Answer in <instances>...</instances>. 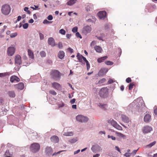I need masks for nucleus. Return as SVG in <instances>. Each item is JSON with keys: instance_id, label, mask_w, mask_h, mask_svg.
Returning <instances> with one entry per match:
<instances>
[{"instance_id": "nucleus-12", "label": "nucleus", "mask_w": 157, "mask_h": 157, "mask_svg": "<svg viewBox=\"0 0 157 157\" xmlns=\"http://www.w3.org/2000/svg\"><path fill=\"white\" fill-rule=\"evenodd\" d=\"M97 105L100 108L103 110H105L108 107L107 104L106 103L99 102L97 103Z\"/></svg>"}, {"instance_id": "nucleus-26", "label": "nucleus", "mask_w": 157, "mask_h": 157, "mask_svg": "<svg viewBox=\"0 0 157 157\" xmlns=\"http://www.w3.org/2000/svg\"><path fill=\"white\" fill-rule=\"evenodd\" d=\"M65 56L64 52L63 51H60L58 53V57L60 59H62Z\"/></svg>"}, {"instance_id": "nucleus-3", "label": "nucleus", "mask_w": 157, "mask_h": 157, "mask_svg": "<svg viewBox=\"0 0 157 157\" xmlns=\"http://www.w3.org/2000/svg\"><path fill=\"white\" fill-rule=\"evenodd\" d=\"M2 13L4 15H7L9 14L10 11V7L7 4L3 5L1 8Z\"/></svg>"}, {"instance_id": "nucleus-57", "label": "nucleus", "mask_w": 157, "mask_h": 157, "mask_svg": "<svg viewBox=\"0 0 157 157\" xmlns=\"http://www.w3.org/2000/svg\"><path fill=\"white\" fill-rule=\"evenodd\" d=\"M10 155L9 151L8 150H7L5 154V157L6 156Z\"/></svg>"}, {"instance_id": "nucleus-39", "label": "nucleus", "mask_w": 157, "mask_h": 157, "mask_svg": "<svg viewBox=\"0 0 157 157\" xmlns=\"http://www.w3.org/2000/svg\"><path fill=\"white\" fill-rule=\"evenodd\" d=\"M105 63L108 65H112L113 64V62L110 61H107L105 62Z\"/></svg>"}, {"instance_id": "nucleus-62", "label": "nucleus", "mask_w": 157, "mask_h": 157, "mask_svg": "<svg viewBox=\"0 0 157 157\" xmlns=\"http://www.w3.org/2000/svg\"><path fill=\"white\" fill-rule=\"evenodd\" d=\"M67 50L71 53L73 52V49L71 48H69L67 49Z\"/></svg>"}, {"instance_id": "nucleus-63", "label": "nucleus", "mask_w": 157, "mask_h": 157, "mask_svg": "<svg viewBox=\"0 0 157 157\" xmlns=\"http://www.w3.org/2000/svg\"><path fill=\"white\" fill-rule=\"evenodd\" d=\"M47 62L48 63L50 64H51L52 63V61L49 59H47Z\"/></svg>"}, {"instance_id": "nucleus-31", "label": "nucleus", "mask_w": 157, "mask_h": 157, "mask_svg": "<svg viewBox=\"0 0 157 157\" xmlns=\"http://www.w3.org/2000/svg\"><path fill=\"white\" fill-rule=\"evenodd\" d=\"M28 52L29 58L32 59H33L34 58V55L33 53L30 49L28 50Z\"/></svg>"}, {"instance_id": "nucleus-61", "label": "nucleus", "mask_w": 157, "mask_h": 157, "mask_svg": "<svg viewBox=\"0 0 157 157\" xmlns=\"http://www.w3.org/2000/svg\"><path fill=\"white\" fill-rule=\"evenodd\" d=\"M126 81L127 83H129L131 81V79L130 78H126Z\"/></svg>"}, {"instance_id": "nucleus-2", "label": "nucleus", "mask_w": 157, "mask_h": 157, "mask_svg": "<svg viewBox=\"0 0 157 157\" xmlns=\"http://www.w3.org/2000/svg\"><path fill=\"white\" fill-rule=\"evenodd\" d=\"M100 97L103 98H106L109 96V89L107 87L101 88L99 92Z\"/></svg>"}, {"instance_id": "nucleus-33", "label": "nucleus", "mask_w": 157, "mask_h": 157, "mask_svg": "<svg viewBox=\"0 0 157 157\" xmlns=\"http://www.w3.org/2000/svg\"><path fill=\"white\" fill-rule=\"evenodd\" d=\"M78 140L77 137H75L69 140L68 142L71 144H74Z\"/></svg>"}, {"instance_id": "nucleus-24", "label": "nucleus", "mask_w": 157, "mask_h": 157, "mask_svg": "<svg viewBox=\"0 0 157 157\" xmlns=\"http://www.w3.org/2000/svg\"><path fill=\"white\" fill-rule=\"evenodd\" d=\"M93 7L91 4H87L85 7V9L86 11L87 12L92 10L93 9Z\"/></svg>"}, {"instance_id": "nucleus-35", "label": "nucleus", "mask_w": 157, "mask_h": 157, "mask_svg": "<svg viewBox=\"0 0 157 157\" xmlns=\"http://www.w3.org/2000/svg\"><path fill=\"white\" fill-rule=\"evenodd\" d=\"M92 18L93 19H89L87 20L86 21L88 22H92L94 23L96 21L95 18L94 17H92Z\"/></svg>"}, {"instance_id": "nucleus-7", "label": "nucleus", "mask_w": 157, "mask_h": 157, "mask_svg": "<svg viewBox=\"0 0 157 157\" xmlns=\"http://www.w3.org/2000/svg\"><path fill=\"white\" fill-rule=\"evenodd\" d=\"M91 150L94 153L101 152L102 150V148L98 144L92 145Z\"/></svg>"}, {"instance_id": "nucleus-1", "label": "nucleus", "mask_w": 157, "mask_h": 157, "mask_svg": "<svg viewBox=\"0 0 157 157\" xmlns=\"http://www.w3.org/2000/svg\"><path fill=\"white\" fill-rule=\"evenodd\" d=\"M127 108L129 110L135 109L137 111H142L145 108L144 101L141 98H139L130 104Z\"/></svg>"}, {"instance_id": "nucleus-14", "label": "nucleus", "mask_w": 157, "mask_h": 157, "mask_svg": "<svg viewBox=\"0 0 157 157\" xmlns=\"http://www.w3.org/2000/svg\"><path fill=\"white\" fill-rule=\"evenodd\" d=\"M108 69L107 68H102L99 71L98 75L99 76H102L108 72Z\"/></svg>"}, {"instance_id": "nucleus-40", "label": "nucleus", "mask_w": 157, "mask_h": 157, "mask_svg": "<svg viewBox=\"0 0 157 157\" xmlns=\"http://www.w3.org/2000/svg\"><path fill=\"white\" fill-rule=\"evenodd\" d=\"M59 33L65 35L66 33V31L63 29H62L59 30Z\"/></svg>"}, {"instance_id": "nucleus-58", "label": "nucleus", "mask_w": 157, "mask_h": 157, "mask_svg": "<svg viewBox=\"0 0 157 157\" xmlns=\"http://www.w3.org/2000/svg\"><path fill=\"white\" fill-rule=\"evenodd\" d=\"M113 82V79L111 78H109L108 81V84H111Z\"/></svg>"}, {"instance_id": "nucleus-23", "label": "nucleus", "mask_w": 157, "mask_h": 157, "mask_svg": "<svg viewBox=\"0 0 157 157\" xmlns=\"http://www.w3.org/2000/svg\"><path fill=\"white\" fill-rule=\"evenodd\" d=\"M151 116L149 114H147L144 117V121L145 122H149L151 121Z\"/></svg>"}, {"instance_id": "nucleus-50", "label": "nucleus", "mask_w": 157, "mask_h": 157, "mask_svg": "<svg viewBox=\"0 0 157 157\" xmlns=\"http://www.w3.org/2000/svg\"><path fill=\"white\" fill-rule=\"evenodd\" d=\"M52 21H48L47 20L45 19L44 20L43 23L44 24H49V23L52 22Z\"/></svg>"}, {"instance_id": "nucleus-45", "label": "nucleus", "mask_w": 157, "mask_h": 157, "mask_svg": "<svg viewBox=\"0 0 157 157\" xmlns=\"http://www.w3.org/2000/svg\"><path fill=\"white\" fill-rule=\"evenodd\" d=\"M49 92L50 94L53 95H56V92L53 90H51Z\"/></svg>"}, {"instance_id": "nucleus-46", "label": "nucleus", "mask_w": 157, "mask_h": 157, "mask_svg": "<svg viewBox=\"0 0 157 157\" xmlns=\"http://www.w3.org/2000/svg\"><path fill=\"white\" fill-rule=\"evenodd\" d=\"M78 30V27H74L72 30V31L73 32L75 33Z\"/></svg>"}, {"instance_id": "nucleus-19", "label": "nucleus", "mask_w": 157, "mask_h": 157, "mask_svg": "<svg viewBox=\"0 0 157 157\" xmlns=\"http://www.w3.org/2000/svg\"><path fill=\"white\" fill-rule=\"evenodd\" d=\"M15 88L19 89L22 90L24 88V85L23 83L20 82L18 84L14 85Z\"/></svg>"}, {"instance_id": "nucleus-32", "label": "nucleus", "mask_w": 157, "mask_h": 157, "mask_svg": "<svg viewBox=\"0 0 157 157\" xmlns=\"http://www.w3.org/2000/svg\"><path fill=\"white\" fill-rule=\"evenodd\" d=\"M77 59H78L79 62L82 63V57L83 56L81 55L79 53H77L76 56Z\"/></svg>"}, {"instance_id": "nucleus-25", "label": "nucleus", "mask_w": 157, "mask_h": 157, "mask_svg": "<svg viewBox=\"0 0 157 157\" xmlns=\"http://www.w3.org/2000/svg\"><path fill=\"white\" fill-rule=\"evenodd\" d=\"M94 49L98 53H101L102 51V48L99 46H95L94 47Z\"/></svg>"}, {"instance_id": "nucleus-52", "label": "nucleus", "mask_w": 157, "mask_h": 157, "mask_svg": "<svg viewBox=\"0 0 157 157\" xmlns=\"http://www.w3.org/2000/svg\"><path fill=\"white\" fill-rule=\"evenodd\" d=\"M64 104L63 102H61L59 104L58 107L59 108L62 107L64 106Z\"/></svg>"}, {"instance_id": "nucleus-54", "label": "nucleus", "mask_w": 157, "mask_h": 157, "mask_svg": "<svg viewBox=\"0 0 157 157\" xmlns=\"http://www.w3.org/2000/svg\"><path fill=\"white\" fill-rule=\"evenodd\" d=\"M131 153H130L127 152L125 153L124 155L125 156V157H130V156L131 155Z\"/></svg>"}, {"instance_id": "nucleus-16", "label": "nucleus", "mask_w": 157, "mask_h": 157, "mask_svg": "<svg viewBox=\"0 0 157 157\" xmlns=\"http://www.w3.org/2000/svg\"><path fill=\"white\" fill-rule=\"evenodd\" d=\"M45 152L46 155L49 156L51 155L53 152V150L50 147H47L45 149Z\"/></svg>"}, {"instance_id": "nucleus-56", "label": "nucleus", "mask_w": 157, "mask_h": 157, "mask_svg": "<svg viewBox=\"0 0 157 157\" xmlns=\"http://www.w3.org/2000/svg\"><path fill=\"white\" fill-rule=\"evenodd\" d=\"M133 85V84L132 83L130 84L129 85V90H131L132 89Z\"/></svg>"}, {"instance_id": "nucleus-49", "label": "nucleus", "mask_w": 157, "mask_h": 157, "mask_svg": "<svg viewBox=\"0 0 157 157\" xmlns=\"http://www.w3.org/2000/svg\"><path fill=\"white\" fill-rule=\"evenodd\" d=\"M108 138H111L113 140H116V138L113 136L108 135Z\"/></svg>"}, {"instance_id": "nucleus-55", "label": "nucleus", "mask_w": 157, "mask_h": 157, "mask_svg": "<svg viewBox=\"0 0 157 157\" xmlns=\"http://www.w3.org/2000/svg\"><path fill=\"white\" fill-rule=\"evenodd\" d=\"M47 18L49 20L51 21L53 19V17L52 15H49L47 17Z\"/></svg>"}, {"instance_id": "nucleus-34", "label": "nucleus", "mask_w": 157, "mask_h": 157, "mask_svg": "<svg viewBox=\"0 0 157 157\" xmlns=\"http://www.w3.org/2000/svg\"><path fill=\"white\" fill-rule=\"evenodd\" d=\"M73 135V132H65L63 134V135L66 136H71Z\"/></svg>"}, {"instance_id": "nucleus-44", "label": "nucleus", "mask_w": 157, "mask_h": 157, "mask_svg": "<svg viewBox=\"0 0 157 157\" xmlns=\"http://www.w3.org/2000/svg\"><path fill=\"white\" fill-rule=\"evenodd\" d=\"M29 8L27 7H25L24 8V10L27 12V13L29 14H30L31 13V12L28 10Z\"/></svg>"}, {"instance_id": "nucleus-9", "label": "nucleus", "mask_w": 157, "mask_h": 157, "mask_svg": "<svg viewBox=\"0 0 157 157\" xmlns=\"http://www.w3.org/2000/svg\"><path fill=\"white\" fill-rule=\"evenodd\" d=\"M91 25L84 26L82 29V32L85 35H86L91 31Z\"/></svg>"}, {"instance_id": "nucleus-22", "label": "nucleus", "mask_w": 157, "mask_h": 157, "mask_svg": "<svg viewBox=\"0 0 157 157\" xmlns=\"http://www.w3.org/2000/svg\"><path fill=\"white\" fill-rule=\"evenodd\" d=\"M122 121L125 123H128L129 121V118L125 115H122L121 116Z\"/></svg>"}, {"instance_id": "nucleus-17", "label": "nucleus", "mask_w": 157, "mask_h": 157, "mask_svg": "<svg viewBox=\"0 0 157 157\" xmlns=\"http://www.w3.org/2000/svg\"><path fill=\"white\" fill-rule=\"evenodd\" d=\"M53 88L58 90H60L61 89V86L60 84L57 82H55L52 84Z\"/></svg>"}, {"instance_id": "nucleus-11", "label": "nucleus", "mask_w": 157, "mask_h": 157, "mask_svg": "<svg viewBox=\"0 0 157 157\" xmlns=\"http://www.w3.org/2000/svg\"><path fill=\"white\" fill-rule=\"evenodd\" d=\"M152 130L151 127L149 126H145L143 128L142 131L144 134H146L150 132Z\"/></svg>"}, {"instance_id": "nucleus-60", "label": "nucleus", "mask_w": 157, "mask_h": 157, "mask_svg": "<svg viewBox=\"0 0 157 157\" xmlns=\"http://www.w3.org/2000/svg\"><path fill=\"white\" fill-rule=\"evenodd\" d=\"M138 149H137V150H133L132 152L131 153V154L132 155H135L136 154L137 151H138Z\"/></svg>"}, {"instance_id": "nucleus-43", "label": "nucleus", "mask_w": 157, "mask_h": 157, "mask_svg": "<svg viewBox=\"0 0 157 157\" xmlns=\"http://www.w3.org/2000/svg\"><path fill=\"white\" fill-rule=\"evenodd\" d=\"M17 34V33H13L10 34V36L11 38H13L16 36Z\"/></svg>"}, {"instance_id": "nucleus-13", "label": "nucleus", "mask_w": 157, "mask_h": 157, "mask_svg": "<svg viewBox=\"0 0 157 157\" xmlns=\"http://www.w3.org/2000/svg\"><path fill=\"white\" fill-rule=\"evenodd\" d=\"M98 15L100 19H104L106 17V13L105 11H100L98 13Z\"/></svg>"}, {"instance_id": "nucleus-59", "label": "nucleus", "mask_w": 157, "mask_h": 157, "mask_svg": "<svg viewBox=\"0 0 157 157\" xmlns=\"http://www.w3.org/2000/svg\"><path fill=\"white\" fill-rule=\"evenodd\" d=\"M32 60L30 62H29V63H23V65L24 66H29L30 64L31 63H32Z\"/></svg>"}, {"instance_id": "nucleus-6", "label": "nucleus", "mask_w": 157, "mask_h": 157, "mask_svg": "<svg viewBox=\"0 0 157 157\" xmlns=\"http://www.w3.org/2000/svg\"><path fill=\"white\" fill-rule=\"evenodd\" d=\"M40 147V145L39 144L34 143L31 145L30 147V149L32 152L35 153L39 150Z\"/></svg>"}, {"instance_id": "nucleus-18", "label": "nucleus", "mask_w": 157, "mask_h": 157, "mask_svg": "<svg viewBox=\"0 0 157 157\" xmlns=\"http://www.w3.org/2000/svg\"><path fill=\"white\" fill-rule=\"evenodd\" d=\"M48 44L52 47L55 45V43L54 39L52 37H50L48 38Z\"/></svg>"}, {"instance_id": "nucleus-37", "label": "nucleus", "mask_w": 157, "mask_h": 157, "mask_svg": "<svg viewBox=\"0 0 157 157\" xmlns=\"http://www.w3.org/2000/svg\"><path fill=\"white\" fill-rule=\"evenodd\" d=\"M111 27V24L110 23L105 24V30H108Z\"/></svg>"}, {"instance_id": "nucleus-48", "label": "nucleus", "mask_w": 157, "mask_h": 157, "mask_svg": "<svg viewBox=\"0 0 157 157\" xmlns=\"http://www.w3.org/2000/svg\"><path fill=\"white\" fill-rule=\"evenodd\" d=\"M75 35L78 38L79 37L80 39H82V37L81 36V35L78 32H77L75 34Z\"/></svg>"}, {"instance_id": "nucleus-41", "label": "nucleus", "mask_w": 157, "mask_h": 157, "mask_svg": "<svg viewBox=\"0 0 157 157\" xmlns=\"http://www.w3.org/2000/svg\"><path fill=\"white\" fill-rule=\"evenodd\" d=\"M106 81L105 78H103L100 80L99 81L98 83L99 84H101L104 83Z\"/></svg>"}, {"instance_id": "nucleus-53", "label": "nucleus", "mask_w": 157, "mask_h": 157, "mask_svg": "<svg viewBox=\"0 0 157 157\" xmlns=\"http://www.w3.org/2000/svg\"><path fill=\"white\" fill-rule=\"evenodd\" d=\"M96 37L99 40H102V41H104L103 39V36H96Z\"/></svg>"}, {"instance_id": "nucleus-8", "label": "nucleus", "mask_w": 157, "mask_h": 157, "mask_svg": "<svg viewBox=\"0 0 157 157\" xmlns=\"http://www.w3.org/2000/svg\"><path fill=\"white\" fill-rule=\"evenodd\" d=\"M108 122L111 124L114 128L119 130L122 129V128L121 126L118 124L117 122L113 119H111L108 120Z\"/></svg>"}, {"instance_id": "nucleus-47", "label": "nucleus", "mask_w": 157, "mask_h": 157, "mask_svg": "<svg viewBox=\"0 0 157 157\" xmlns=\"http://www.w3.org/2000/svg\"><path fill=\"white\" fill-rule=\"evenodd\" d=\"M28 25L29 24L28 23H25L23 24V27L24 29H26L28 28Z\"/></svg>"}, {"instance_id": "nucleus-38", "label": "nucleus", "mask_w": 157, "mask_h": 157, "mask_svg": "<svg viewBox=\"0 0 157 157\" xmlns=\"http://www.w3.org/2000/svg\"><path fill=\"white\" fill-rule=\"evenodd\" d=\"M40 54L41 56L42 57H45L46 56V54L45 52L44 51H41Z\"/></svg>"}, {"instance_id": "nucleus-27", "label": "nucleus", "mask_w": 157, "mask_h": 157, "mask_svg": "<svg viewBox=\"0 0 157 157\" xmlns=\"http://www.w3.org/2000/svg\"><path fill=\"white\" fill-rule=\"evenodd\" d=\"M115 134L117 136L120 138L123 139H125L126 138V136L121 133L116 132Z\"/></svg>"}, {"instance_id": "nucleus-29", "label": "nucleus", "mask_w": 157, "mask_h": 157, "mask_svg": "<svg viewBox=\"0 0 157 157\" xmlns=\"http://www.w3.org/2000/svg\"><path fill=\"white\" fill-rule=\"evenodd\" d=\"M107 56L101 57L98 59L97 61L99 63H101L103 62L105 60L107 59Z\"/></svg>"}, {"instance_id": "nucleus-51", "label": "nucleus", "mask_w": 157, "mask_h": 157, "mask_svg": "<svg viewBox=\"0 0 157 157\" xmlns=\"http://www.w3.org/2000/svg\"><path fill=\"white\" fill-rule=\"evenodd\" d=\"M86 63L87 69V70L88 71L89 70V69H90V64L88 61L86 62Z\"/></svg>"}, {"instance_id": "nucleus-21", "label": "nucleus", "mask_w": 157, "mask_h": 157, "mask_svg": "<svg viewBox=\"0 0 157 157\" xmlns=\"http://www.w3.org/2000/svg\"><path fill=\"white\" fill-rule=\"evenodd\" d=\"M19 81V78L16 76L13 75L11 76L10 78V81L12 82H14L15 81L18 82Z\"/></svg>"}, {"instance_id": "nucleus-30", "label": "nucleus", "mask_w": 157, "mask_h": 157, "mask_svg": "<svg viewBox=\"0 0 157 157\" xmlns=\"http://www.w3.org/2000/svg\"><path fill=\"white\" fill-rule=\"evenodd\" d=\"M9 96L11 98H14L15 96V94L14 92L13 91H10L8 93Z\"/></svg>"}, {"instance_id": "nucleus-28", "label": "nucleus", "mask_w": 157, "mask_h": 157, "mask_svg": "<svg viewBox=\"0 0 157 157\" xmlns=\"http://www.w3.org/2000/svg\"><path fill=\"white\" fill-rule=\"evenodd\" d=\"M77 1V0H70L67 2V5L69 6H71L75 4Z\"/></svg>"}, {"instance_id": "nucleus-4", "label": "nucleus", "mask_w": 157, "mask_h": 157, "mask_svg": "<svg viewBox=\"0 0 157 157\" xmlns=\"http://www.w3.org/2000/svg\"><path fill=\"white\" fill-rule=\"evenodd\" d=\"M50 75L52 78L54 80L57 81L59 80L60 76V72L57 70H52Z\"/></svg>"}, {"instance_id": "nucleus-64", "label": "nucleus", "mask_w": 157, "mask_h": 157, "mask_svg": "<svg viewBox=\"0 0 157 157\" xmlns=\"http://www.w3.org/2000/svg\"><path fill=\"white\" fill-rule=\"evenodd\" d=\"M58 45V47L59 48H62L63 47L62 44L60 42H59V43Z\"/></svg>"}, {"instance_id": "nucleus-15", "label": "nucleus", "mask_w": 157, "mask_h": 157, "mask_svg": "<svg viewBox=\"0 0 157 157\" xmlns=\"http://www.w3.org/2000/svg\"><path fill=\"white\" fill-rule=\"evenodd\" d=\"M15 63L18 65H20L21 63V56L18 55H16L15 59Z\"/></svg>"}, {"instance_id": "nucleus-5", "label": "nucleus", "mask_w": 157, "mask_h": 157, "mask_svg": "<svg viewBox=\"0 0 157 157\" xmlns=\"http://www.w3.org/2000/svg\"><path fill=\"white\" fill-rule=\"evenodd\" d=\"M77 121L81 123H86L89 120L88 118L86 116L82 115H78L76 117Z\"/></svg>"}, {"instance_id": "nucleus-10", "label": "nucleus", "mask_w": 157, "mask_h": 157, "mask_svg": "<svg viewBox=\"0 0 157 157\" xmlns=\"http://www.w3.org/2000/svg\"><path fill=\"white\" fill-rule=\"evenodd\" d=\"M15 48L13 46L9 47L7 49V53L9 56H12L15 53Z\"/></svg>"}, {"instance_id": "nucleus-42", "label": "nucleus", "mask_w": 157, "mask_h": 157, "mask_svg": "<svg viewBox=\"0 0 157 157\" xmlns=\"http://www.w3.org/2000/svg\"><path fill=\"white\" fill-rule=\"evenodd\" d=\"M40 40H43L44 39V35L40 32L39 33Z\"/></svg>"}, {"instance_id": "nucleus-36", "label": "nucleus", "mask_w": 157, "mask_h": 157, "mask_svg": "<svg viewBox=\"0 0 157 157\" xmlns=\"http://www.w3.org/2000/svg\"><path fill=\"white\" fill-rule=\"evenodd\" d=\"M156 143V141H154L152 142L150 144L147 145L146 146V147L147 148H151Z\"/></svg>"}, {"instance_id": "nucleus-20", "label": "nucleus", "mask_w": 157, "mask_h": 157, "mask_svg": "<svg viewBox=\"0 0 157 157\" xmlns=\"http://www.w3.org/2000/svg\"><path fill=\"white\" fill-rule=\"evenodd\" d=\"M51 141L54 143H57L59 140L58 137L56 136H52L50 138Z\"/></svg>"}]
</instances>
